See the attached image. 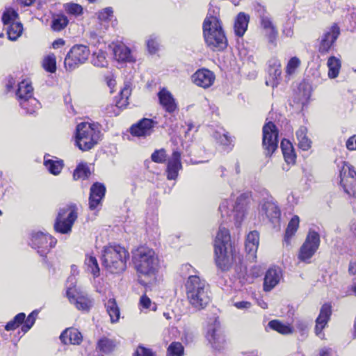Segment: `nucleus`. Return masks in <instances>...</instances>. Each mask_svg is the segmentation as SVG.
<instances>
[{
    "instance_id": "obj_21",
    "label": "nucleus",
    "mask_w": 356,
    "mask_h": 356,
    "mask_svg": "<svg viewBox=\"0 0 356 356\" xmlns=\"http://www.w3.org/2000/svg\"><path fill=\"white\" fill-rule=\"evenodd\" d=\"M332 314V305L330 303H325L322 305L319 315L316 320L315 333L316 336L323 339L325 334L323 330L327 325Z\"/></svg>"
},
{
    "instance_id": "obj_13",
    "label": "nucleus",
    "mask_w": 356,
    "mask_h": 356,
    "mask_svg": "<svg viewBox=\"0 0 356 356\" xmlns=\"http://www.w3.org/2000/svg\"><path fill=\"white\" fill-rule=\"evenodd\" d=\"M319 245V234L314 230H309L305 242L300 248L298 255V259L303 262L309 263L310 259L318 249Z\"/></svg>"
},
{
    "instance_id": "obj_55",
    "label": "nucleus",
    "mask_w": 356,
    "mask_h": 356,
    "mask_svg": "<svg viewBox=\"0 0 356 356\" xmlns=\"http://www.w3.org/2000/svg\"><path fill=\"white\" fill-rule=\"evenodd\" d=\"M147 47L148 49V51L151 54L155 53L159 47V43L156 40V37L154 35H151L147 41Z\"/></svg>"
},
{
    "instance_id": "obj_25",
    "label": "nucleus",
    "mask_w": 356,
    "mask_h": 356,
    "mask_svg": "<svg viewBox=\"0 0 356 356\" xmlns=\"http://www.w3.org/2000/svg\"><path fill=\"white\" fill-rule=\"evenodd\" d=\"M158 97L159 104L166 112L172 114L178 110L175 99L165 88H163L159 90Z\"/></svg>"
},
{
    "instance_id": "obj_26",
    "label": "nucleus",
    "mask_w": 356,
    "mask_h": 356,
    "mask_svg": "<svg viewBox=\"0 0 356 356\" xmlns=\"http://www.w3.org/2000/svg\"><path fill=\"white\" fill-rule=\"evenodd\" d=\"M181 153L174 151L167 163V177L168 179H175L178 176L179 170L181 169Z\"/></svg>"
},
{
    "instance_id": "obj_5",
    "label": "nucleus",
    "mask_w": 356,
    "mask_h": 356,
    "mask_svg": "<svg viewBox=\"0 0 356 356\" xmlns=\"http://www.w3.org/2000/svg\"><path fill=\"white\" fill-rule=\"evenodd\" d=\"M248 203V196L245 193L241 194L234 204L232 199L223 200L218 208L222 222H233L239 227L244 219Z\"/></svg>"
},
{
    "instance_id": "obj_20",
    "label": "nucleus",
    "mask_w": 356,
    "mask_h": 356,
    "mask_svg": "<svg viewBox=\"0 0 356 356\" xmlns=\"http://www.w3.org/2000/svg\"><path fill=\"white\" fill-rule=\"evenodd\" d=\"M339 35V29L337 26L325 32L319 38L318 51L321 54L328 53Z\"/></svg>"
},
{
    "instance_id": "obj_61",
    "label": "nucleus",
    "mask_w": 356,
    "mask_h": 356,
    "mask_svg": "<svg viewBox=\"0 0 356 356\" xmlns=\"http://www.w3.org/2000/svg\"><path fill=\"white\" fill-rule=\"evenodd\" d=\"M25 317L26 316L24 313H19L15 316L13 320L16 322L18 326H19L22 323H24Z\"/></svg>"
},
{
    "instance_id": "obj_24",
    "label": "nucleus",
    "mask_w": 356,
    "mask_h": 356,
    "mask_svg": "<svg viewBox=\"0 0 356 356\" xmlns=\"http://www.w3.org/2000/svg\"><path fill=\"white\" fill-rule=\"evenodd\" d=\"M106 188L104 184L96 182L90 187L89 208L93 211L102 206V200L105 195Z\"/></svg>"
},
{
    "instance_id": "obj_64",
    "label": "nucleus",
    "mask_w": 356,
    "mask_h": 356,
    "mask_svg": "<svg viewBox=\"0 0 356 356\" xmlns=\"http://www.w3.org/2000/svg\"><path fill=\"white\" fill-rule=\"evenodd\" d=\"M348 272L351 275L356 274V263L350 261L348 266Z\"/></svg>"
},
{
    "instance_id": "obj_3",
    "label": "nucleus",
    "mask_w": 356,
    "mask_h": 356,
    "mask_svg": "<svg viewBox=\"0 0 356 356\" xmlns=\"http://www.w3.org/2000/svg\"><path fill=\"white\" fill-rule=\"evenodd\" d=\"M185 287L187 300L195 309H202L209 303V286L204 280L197 275H190Z\"/></svg>"
},
{
    "instance_id": "obj_17",
    "label": "nucleus",
    "mask_w": 356,
    "mask_h": 356,
    "mask_svg": "<svg viewBox=\"0 0 356 356\" xmlns=\"http://www.w3.org/2000/svg\"><path fill=\"white\" fill-rule=\"evenodd\" d=\"M263 147L266 156H271L278 147V131L275 125L269 122L263 127Z\"/></svg>"
},
{
    "instance_id": "obj_38",
    "label": "nucleus",
    "mask_w": 356,
    "mask_h": 356,
    "mask_svg": "<svg viewBox=\"0 0 356 356\" xmlns=\"http://www.w3.org/2000/svg\"><path fill=\"white\" fill-rule=\"evenodd\" d=\"M268 326L282 334H290L293 332V328L290 325L284 324L278 320L270 321Z\"/></svg>"
},
{
    "instance_id": "obj_16",
    "label": "nucleus",
    "mask_w": 356,
    "mask_h": 356,
    "mask_svg": "<svg viewBox=\"0 0 356 356\" xmlns=\"http://www.w3.org/2000/svg\"><path fill=\"white\" fill-rule=\"evenodd\" d=\"M260 17V24L262 33L264 37L267 39L268 42L273 46H276L277 38L278 36V31L273 24L271 17L266 12L264 8L261 6H259L257 10Z\"/></svg>"
},
{
    "instance_id": "obj_9",
    "label": "nucleus",
    "mask_w": 356,
    "mask_h": 356,
    "mask_svg": "<svg viewBox=\"0 0 356 356\" xmlns=\"http://www.w3.org/2000/svg\"><path fill=\"white\" fill-rule=\"evenodd\" d=\"M77 218V209L75 206H66L60 209L54 223L56 232L63 234H70Z\"/></svg>"
},
{
    "instance_id": "obj_2",
    "label": "nucleus",
    "mask_w": 356,
    "mask_h": 356,
    "mask_svg": "<svg viewBox=\"0 0 356 356\" xmlns=\"http://www.w3.org/2000/svg\"><path fill=\"white\" fill-rule=\"evenodd\" d=\"M214 251L216 265L222 270H227L234 260L231 237L227 228L221 224L214 241Z\"/></svg>"
},
{
    "instance_id": "obj_60",
    "label": "nucleus",
    "mask_w": 356,
    "mask_h": 356,
    "mask_svg": "<svg viewBox=\"0 0 356 356\" xmlns=\"http://www.w3.org/2000/svg\"><path fill=\"white\" fill-rule=\"evenodd\" d=\"M282 33L286 37L291 38L293 35V30L292 26L289 24L284 26L282 30Z\"/></svg>"
},
{
    "instance_id": "obj_56",
    "label": "nucleus",
    "mask_w": 356,
    "mask_h": 356,
    "mask_svg": "<svg viewBox=\"0 0 356 356\" xmlns=\"http://www.w3.org/2000/svg\"><path fill=\"white\" fill-rule=\"evenodd\" d=\"M134 356H156L152 350L147 348L143 346H139L135 353Z\"/></svg>"
},
{
    "instance_id": "obj_49",
    "label": "nucleus",
    "mask_w": 356,
    "mask_h": 356,
    "mask_svg": "<svg viewBox=\"0 0 356 356\" xmlns=\"http://www.w3.org/2000/svg\"><path fill=\"white\" fill-rule=\"evenodd\" d=\"M300 60L298 58H297L296 56L291 58L289 60L286 67V75L291 76V75L295 73L296 70H297V68L300 66Z\"/></svg>"
},
{
    "instance_id": "obj_52",
    "label": "nucleus",
    "mask_w": 356,
    "mask_h": 356,
    "mask_svg": "<svg viewBox=\"0 0 356 356\" xmlns=\"http://www.w3.org/2000/svg\"><path fill=\"white\" fill-rule=\"evenodd\" d=\"M166 157H167V154H166V152L164 149H161L154 151L151 156L152 160L154 162L158 163H164L166 161Z\"/></svg>"
},
{
    "instance_id": "obj_36",
    "label": "nucleus",
    "mask_w": 356,
    "mask_h": 356,
    "mask_svg": "<svg viewBox=\"0 0 356 356\" xmlns=\"http://www.w3.org/2000/svg\"><path fill=\"white\" fill-rule=\"evenodd\" d=\"M44 165L49 172L55 175H58L63 168V161L50 159L47 156L44 158Z\"/></svg>"
},
{
    "instance_id": "obj_43",
    "label": "nucleus",
    "mask_w": 356,
    "mask_h": 356,
    "mask_svg": "<svg viewBox=\"0 0 356 356\" xmlns=\"http://www.w3.org/2000/svg\"><path fill=\"white\" fill-rule=\"evenodd\" d=\"M92 63L95 66L105 67L108 65L106 58V53L102 51H98L92 54Z\"/></svg>"
},
{
    "instance_id": "obj_10",
    "label": "nucleus",
    "mask_w": 356,
    "mask_h": 356,
    "mask_svg": "<svg viewBox=\"0 0 356 356\" xmlns=\"http://www.w3.org/2000/svg\"><path fill=\"white\" fill-rule=\"evenodd\" d=\"M75 282V277L70 276L68 277L67 281V296L70 302L74 304L76 309L82 311H88L92 305V302L87 295L77 291L74 285Z\"/></svg>"
},
{
    "instance_id": "obj_30",
    "label": "nucleus",
    "mask_w": 356,
    "mask_h": 356,
    "mask_svg": "<svg viewBox=\"0 0 356 356\" xmlns=\"http://www.w3.org/2000/svg\"><path fill=\"white\" fill-rule=\"evenodd\" d=\"M60 340L65 344H79L82 341L81 333L76 329H66L60 337Z\"/></svg>"
},
{
    "instance_id": "obj_54",
    "label": "nucleus",
    "mask_w": 356,
    "mask_h": 356,
    "mask_svg": "<svg viewBox=\"0 0 356 356\" xmlns=\"http://www.w3.org/2000/svg\"><path fill=\"white\" fill-rule=\"evenodd\" d=\"M113 9L111 7L106 8L97 13L98 19L102 22L111 20L113 17Z\"/></svg>"
},
{
    "instance_id": "obj_37",
    "label": "nucleus",
    "mask_w": 356,
    "mask_h": 356,
    "mask_svg": "<svg viewBox=\"0 0 356 356\" xmlns=\"http://www.w3.org/2000/svg\"><path fill=\"white\" fill-rule=\"evenodd\" d=\"M300 218L298 216H294L289 221L284 235V241L286 243H290V239L295 234L299 227Z\"/></svg>"
},
{
    "instance_id": "obj_42",
    "label": "nucleus",
    "mask_w": 356,
    "mask_h": 356,
    "mask_svg": "<svg viewBox=\"0 0 356 356\" xmlns=\"http://www.w3.org/2000/svg\"><path fill=\"white\" fill-rule=\"evenodd\" d=\"M131 95V88L129 84H125L120 92V98L116 102L115 106L118 108H125L129 102V97Z\"/></svg>"
},
{
    "instance_id": "obj_28",
    "label": "nucleus",
    "mask_w": 356,
    "mask_h": 356,
    "mask_svg": "<svg viewBox=\"0 0 356 356\" xmlns=\"http://www.w3.org/2000/svg\"><path fill=\"white\" fill-rule=\"evenodd\" d=\"M259 236L257 231L250 232L246 238L245 248L249 259L254 260L259 246Z\"/></svg>"
},
{
    "instance_id": "obj_1",
    "label": "nucleus",
    "mask_w": 356,
    "mask_h": 356,
    "mask_svg": "<svg viewBox=\"0 0 356 356\" xmlns=\"http://www.w3.org/2000/svg\"><path fill=\"white\" fill-rule=\"evenodd\" d=\"M132 262L139 278L154 277L159 267L155 252L149 247L140 246L132 251Z\"/></svg>"
},
{
    "instance_id": "obj_6",
    "label": "nucleus",
    "mask_w": 356,
    "mask_h": 356,
    "mask_svg": "<svg viewBox=\"0 0 356 356\" xmlns=\"http://www.w3.org/2000/svg\"><path fill=\"white\" fill-rule=\"evenodd\" d=\"M102 136L98 124L81 122L76 128L75 143L81 150L88 151L99 143Z\"/></svg>"
},
{
    "instance_id": "obj_57",
    "label": "nucleus",
    "mask_w": 356,
    "mask_h": 356,
    "mask_svg": "<svg viewBox=\"0 0 356 356\" xmlns=\"http://www.w3.org/2000/svg\"><path fill=\"white\" fill-rule=\"evenodd\" d=\"M215 138L218 141L224 146H228L232 143L231 138L228 136L227 134L223 133L222 135L216 133L215 134Z\"/></svg>"
},
{
    "instance_id": "obj_33",
    "label": "nucleus",
    "mask_w": 356,
    "mask_h": 356,
    "mask_svg": "<svg viewBox=\"0 0 356 356\" xmlns=\"http://www.w3.org/2000/svg\"><path fill=\"white\" fill-rule=\"evenodd\" d=\"M281 149L285 161L288 164L294 163L296 160V154L294 153L293 147L291 142L286 139L282 140L281 142Z\"/></svg>"
},
{
    "instance_id": "obj_23",
    "label": "nucleus",
    "mask_w": 356,
    "mask_h": 356,
    "mask_svg": "<svg viewBox=\"0 0 356 356\" xmlns=\"http://www.w3.org/2000/svg\"><path fill=\"white\" fill-rule=\"evenodd\" d=\"M191 78L196 86L203 88H209L213 84L216 76L211 70L202 68L196 71Z\"/></svg>"
},
{
    "instance_id": "obj_51",
    "label": "nucleus",
    "mask_w": 356,
    "mask_h": 356,
    "mask_svg": "<svg viewBox=\"0 0 356 356\" xmlns=\"http://www.w3.org/2000/svg\"><path fill=\"white\" fill-rule=\"evenodd\" d=\"M65 10L69 14L73 15H79L83 12V8L81 6L74 3H66L64 6Z\"/></svg>"
},
{
    "instance_id": "obj_12",
    "label": "nucleus",
    "mask_w": 356,
    "mask_h": 356,
    "mask_svg": "<svg viewBox=\"0 0 356 356\" xmlns=\"http://www.w3.org/2000/svg\"><path fill=\"white\" fill-rule=\"evenodd\" d=\"M56 239L51 235L37 232L32 234L30 245L36 250L41 257H46L51 249L56 245Z\"/></svg>"
},
{
    "instance_id": "obj_4",
    "label": "nucleus",
    "mask_w": 356,
    "mask_h": 356,
    "mask_svg": "<svg viewBox=\"0 0 356 356\" xmlns=\"http://www.w3.org/2000/svg\"><path fill=\"white\" fill-rule=\"evenodd\" d=\"M203 35L207 46L212 51H222L227 46V38L216 16H207L203 23Z\"/></svg>"
},
{
    "instance_id": "obj_45",
    "label": "nucleus",
    "mask_w": 356,
    "mask_h": 356,
    "mask_svg": "<svg viewBox=\"0 0 356 356\" xmlns=\"http://www.w3.org/2000/svg\"><path fill=\"white\" fill-rule=\"evenodd\" d=\"M90 175L88 167L86 165H79L75 169L73 177L74 179H87Z\"/></svg>"
},
{
    "instance_id": "obj_46",
    "label": "nucleus",
    "mask_w": 356,
    "mask_h": 356,
    "mask_svg": "<svg viewBox=\"0 0 356 356\" xmlns=\"http://www.w3.org/2000/svg\"><path fill=\"white\" fill-rule=\"evenodd\" d=\"M115 346V344L114 341L107 338L102 339L98 342L99 350L104 353H111L114 349Z\"/></svg>"
},
{
    "instance_id": "obj_22",
    "label": "nucleus",
    "mask_w": 356,
    "mask_h": 356,
    "mask_svg": "<svg viewBox=\"0 0 356 356\" xmlns=\"http://www.w3.org/2000/svg\"><path fill=\"white\" fill-rule=\"evenodd\" d=\"M156 124V122L153 120L143 118L131 127L130 132L134 136L146 137L153 133Z\"/></svg>"
},
{
    "instance_id": "obj_40",
    "label": "nucleus",
    "mask_w": 356,
    "mask_h": 356,
    "mask_svg": "<svg viewBox=\"0 0 356 356\" xmlns=\"http://www.w3.org/2000/svg\"><path fill=\"white\" fill-rule=\"evenodd\" d=\"M86 270L95 277L99 275V267L97 259L91 255L86 256L85 259Z\"/></svg>"
},
{
    "instance_id": "obj_32",
    "label": "nucleus",
    "mask_w": 356,
    "mask_h": 356,
    "mask_svg": "<svg viewBox=\"0 0 356 356\" xmlns=\"http://www.w3.org/2000/svg\"><path fill=\"white\" fill-rule=\"evenodd\" d=\"M250 17L244 13H240L234 23V31L238 36H243L247 30Z\"/></svg>"
},
{
    "instance_id": "obj_18",
    "label": "nucleus",
    "mask_w": 356,
    "mask_h": 356,
    "mask_svg": "<svg viewBox=\"0 0 356 356\" xmlns=\"http://www.w3.org/2000/svg\"><path fill=\"white\" fill-rule=\"evenodd\" d=\"M18 14L13 8L6 9L2 16L3 24L8 25L7 29L8 39L13 41L16 40L21 35L23 31L22 24L16 22Z\"/></svg>"
},
{
    "instance_id": "obj_50",
    "label": "nucleus",
    "mask_w": 356,
    "mask_h": 356,
    "mask_svg": "<svg viewBox=\"0 0 356 356\" xmlns=\"http://www.w3.org/2000/svg\"><path fill=\"white\" fill-rule=\"evenodd\" d=\"M43 66L49 72H54L56 70V58L54 55H49L44 59Z\"/></svg>"
},
{
    "instance_id": "obj_27",
    "label": "nucleus",
    "mask_w": 356,
    "mask_h": 356,
    "mask_svg": "<svg viewBox=\"0 0 356 356\" xmlns=\"http://www.w3.org/2000/svg\"><path fill=\"white\" fill-rule=\"evenodd\" d=\"M282 277V271L279 268H269L264 277V290L270 291L280 282Z\"/></svg>"
},
{
    "instance_id": "obj_29",
    "label": "nucleus",
    "mask_w": 356,
    "mask_h": 356,
    "mask_svg": "<svg viewBox=\"0 0 356 356\" xmlns=\"http://www.w3.org/2000/svg\"><path fill=\"white\" fill-rule=\"evenodd\" d=\"M268 73L272 80L266 81V85L277 86L282 73L281 63L278 59L273 58L269 60Z\"/></svg>"
},
{
    "instance_id": "obj_14",
    "label": "nucleus",
    "mask_w": 356,
    "mask_h": 356,
    "mask_svg": "<svg viewBox=\"0 0 356 356\" xmlns=\"http://www.w3.org/2000/svg\"><path fill=\"white\" fill-rule=\"evenodd\" d=\"M340 184L350 196H356V172L353 165L343 163L340 170Z\"/></svg>"
},
{
    "instance_id": "obj_8",
    "label": "nucleus",
    "mask_w": 356,
    "mask_h": 356,
    "mask_svg": "<svg viewBox=\"0 0 356 356\" xmlns=\"http://www.w3.org/2000/svg\"><path fill=\"white\" fill-rule=\"evenodd\" d=\"M15 95L19 106L26 113L33 114L40 108V102L33 97V88L29 79L18 83Z\"/></svg>"
},
{
    "instance_id": "obj_19",
    "label": "nucleus",
    "mask_w": 356,
    "mask_h": 356,
    "mask_svg": "<svg viewBox=\"0 0 356 356\" xmlns=\"http://www.w3.org/2000/svg\"><path fill=\"white\" fill-rule=\"evenodd\" d=\"M206 338L211 346L215 349H220L225 342V336L220 328L217 318H211L209 321Z\"/></svg>"
},
{
    "instance_id": "obj_53",
    "label": "nucleus",
    "mask_w": 356,
    "mask_h": 356,
    "mask_svg": "<svg viewBox=\"0 0 356 356\" xmlns=\"http://www.w3.org/2000/svg\"><path fill=\"white\" fill-rule=\"evenodd\" d=\"M140 306L144 309H148L152 311L156 310V305L152 302L149 298L146 295H143L140 298Z\"/></svg>"
},
{
    "instance_id": "obj_47",
    "label": "nucleus",
    "mask_w": 356,
    "mask_h": 356,
    "mask_svg": "<svg viewBox=\"0 0 356 356\" xmlns=\"http://www.w3.org/2000/svg\"><path fill=\"white\" fill-rule=\"evenodd\" d=\"M309 323L304 319H298L295 322V327L300 332V335L305 339L308 334Z\"/></svg>"
},
{
    "instance_id": "obj_39",
    "label": "nucleus",
    "mask_w": 356,
    "mask_h": 356,
    "mask_svg": "<svg viewBox=\"0 0 356 356\" xmlns=\"http://www.w3.org/2000/svg\"><path fill=\"white\" fill-rule=\"evenodd\" d=\"M327 67L329 69L328 76L330 79L336 78L341 68V60L335 56H330L327 60Z\"/></svg>"
},
{
    "instance_id": "obj_15",
    "label": "nucleus",
    "mask_w": 356,
    "mask_h": 356,
    "mask_svg": "<svg viewBox=\"0 0 356 356\" xmlns=\"http://www.w3.org/2000/svg\"><path fill=\"white\" fill-rule=\"evenodd\" d=\"M281 212L277 204L273 199H263L258 206V217L261 220H268L273 223L277 222Z\"/></svg>"
},
{
    "instance_id": "obj_31",
    "label": "nucleus",
    "mask_w": 356,
    "mask_h": 356,
    "mask_svg": "<svg viewBox=\"0 0 356 356\" xmlns=\"http://www.w3.org/2000/svg\"><path fill=\"white\" fill-rule=\"evenodd\" d=\"M115 58L119 62H130L132 60L131 50L124 44H117L113 47Z\"/></svg>"
},
{
    "instance_id": "obj_11",
    "label": "nucleus",
    "mask_w": 356,
    "mask_h": 356,
    "mask_svg": "<svg viewBox=\"0 0 356 356\" xmlns=\"http://www.w3.org/2000/svg\"><path fill=\"white\" fill-rule=\"evenodd\" d=\"M90 50L87 46L76 44L72 47L65 58V67L67 70L72 71L81 64H83L88 58Z\"/></svg>"
},
{
    "instance_id": "obj_34",
    "label": "nucleus",
    "mask_w": 356,
    "mask_h": 356,
    "mask_svg": "<svg viewBox=\"0 0 356 356\" xmlns=\"http://www.w3.org/2000/svg\"><path fill=\"white\" fill-rule=\"evenodd\" d=\"M307 129L305 127H300L296 131V138L298 141V147L304 150H308L312 145L311 140L307 136Z\"/></svg>"
},
{
    "instance_id": "obj_62",
    "label": "nucleus",
    "mask_w": 356,
    "mask_h": 356,
    "mask_svg": "<svg viewBox=\"0 0 356 356\" xmlns=\"http://www.w3.org/2000/svg\"><path fill=\"white\" fill-rule=\"evenodd\" d=\"M106 81L108 85V86L111 88V92H113V89L114 88L115 86V80L113 79L112 76H107L106 77Z\"/></svg>"
},
{
    "instance_id": "obj_35",
    "label": "nucleus",
    "mask_w": 356,
    "mask_h": 356,
    "mask_svg": "<svg viewBox=\"0 0 356 356\" xmlns=\"http://www.w3.org/2000/svg\"><path fill=\"white\" fill-rule=\"evenodd\" d=\"M105 307L106 308V312L111 318V321L112 323L117 322L120 318V312L115 300L114 298L108 299L105 303Z\"/></svg>"
},
{
    "instance_id": "obj_41",
    "label": "nucleus",
    "mask_w": 356,
    "mask_h": 356,
    "mask_svg": "<svg viewBox=\"0 0 356 356\" xmlns=\"http://www.w3.org/2000/svg\"><path fill=\"white\" fill-rule=\"evenodd\" d=\"M68 22L69 21L66 16L57 15L53 17L51 27L55 31H60L67 26Z\"/></svg>"
},
{
    "instance_id": "obj_48",
    "label": "nucleus",
    "mask_w": 356,
    "mask_h": 356,
    "mask_svg": "<svg viewBox=\"0 0 356 356\" xmlns=\"http://www.w3.org/2000/svg\"><path fill=\"white\" fill-rule=\"evenodd\" d=\"M38 312L37 310L33 311L25 319L24 325L22 326V331L24 332H28L34 325Z\"/></svg>"
},
{
    "instance_id": "obj_59",
    "label": "nucleus",
    "mask_w": 356,
    "mask_h": 356,
    "mask_svg": "<svg viewBox=\"0 0 356 356\" xmlns=\"http://www.w3.org/2000/svg\"><path fill=\"white\" fill-rule=\"evenodd\" d=\"M346 147L350 150H356V135L350 137L346 142Z\"/></svg>"
},
{
    "instance_id": "obj_7",
    "label": "nucleus",
    "mask_w": 356,
    "mask_h": 356,
    "mask_svg": "<svg viewBox=\"0 0 356 356\" xmlns=\"http://www.w3.org/2000/svg\"><path fill=\"white\" fill-rule=\"evenodd\" d=\"M129 257L128 251L120 245L105 247L102 254V263L112 273H118L127 268V261Z\"/></svg>"
},
{
    "instance_id": "obj_63",
    "label": "nucleus",
    "mask_w": 356,
    "mask_h": 356,
    "mask_svg": "<svg viewBox=\"0 0 356 356\" xmlns=\"http://www.w3.org/2000/svg\"><path fill=\"white\" fill-rule=\"evenodd\" d=\"M17 327H19L18 325L16 323V322L14 320H13L6 324L5 329L6 330L9 331V330H13L16 329Z\"/></svg>"
},
{
    "instance_id": "obj_58",
    "label": "nucleus",
    "mask_w": 356,
    "mask_h": 356,
    "mask_svg": "<svg viewBox=\"0 0 356 356\" xmlns=\"http://www.w3.org/2000/svg\"><path fill=\"white\" fill-rule=\"evenodd\" d=\"M234 305L238 309H249L252 307V303L249 301H239L234 302Z\"/></svg>"
},
{
    "instance_id": "obj_44",
    "label": "nucleus",
    "mask_w": 356,
    "mask_h": 356,
    "mask_svg": "<svg viewBox=\"0 0 356 356\" xmlns=\"http://www.w3.org/2000/svg\"><path fill=\"white\" fill-rule=\"evenodd\" d=\"M184 353V346L179 342H172L167 350L168 356H183Z\"/></svg>"
}]
</instances>
